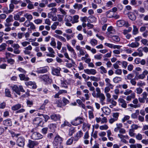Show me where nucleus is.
<instances>
[{
    "mask_svg": "<svg viewBox=\"0 0 148 148\" xmlns=\"http://www.w3.org/2000/svg\"><path fill=\"white\" fill-rule=\"evenodd\" d=\"M40 78L41 81H43L45 84H50L52 81L51 77L49 75H43L40 76Z\"/></svg>",
    "mask_w": 148,
    "mask_h": 148,
    "instance_id": "nucleus-1",
    "label": "nucleus"
},
{
    "mask_svg": "<svg viewBox=\"0 0 148 148\" xmlns=\"http://www.w3.org/2000/svg\"><path fill=\"white\" fill-rule=\"evenodd\" d=\"M34 130L32 129L31 130V132L33 133L32 134L31 138L35 140H37L42 139L43 137V136L39 133L37 132H34Z\"/></svg>",
    "mask_w": 148,
    "mask_h": 148,
    "instance_id": "nucleus-2",
    "label": "nucleus"
},
{
    "mask_svg": "<svg viewBox=\"0 0 148 148\" xmlns=\"http://www.w3.org/2000/svg\"><path fill=\"white\" fill-rule=\"evenodd\" d=\"M62 138L59 136H57L55 137L53 141V145L54 147L58 148L59 145L62 143Z\"/></svg>",
    "mask_w": 148,
    "mask_h": 148,
    "instance_id": "nucleus-3",
    "label": "nucleus"
},
{
    "mask_svg": "<svg viewBox=\"0 0 148 148\" xmlns=\"http://www.w3.org/2000/svg\"><path fill=\"white\" fill-rule=\"evenodd\" d=\"M33 123L36 125V126H42L43 125L42 119L39 117L35 118L33 121Z\"/></svg>",
    "mask_w": 148,
    "mask_h": 148,
    "instance_id": "nucleus-4",
    "label": "nucleus"
},
{
    "mask_svg": "<svg viewBox=\"0 0 148 148\" xmlns=\"http://www.w3.org/2000/svg\"><path fill=\"white\" fill-rule=\"evenodd\" d=\"M61 69L58 67L56 68L53 67L51 69V73L54 75H56L58 76H61L60 71Z\"/></svg>",
    "mask_w": 148,
    "mask_h": 148,
    "instance_id": "nucleus-5",
    "label": "nucleus"
},
{
    "mask_svg": "<svg viewBox=\"0 0 148 148\" xmlns=\"http://www.w3.org/2000/svg\"><path fill=\"white\" fill-rule=\"evenodd\" d=\"M116 24L117 26L119 27H122L125 26L126 27H128L130 25L128 22L123 20H118L116 22Z\"/></svg>",
    "mask_w": 148,
    "mask_h": 148,
    "instance_id": "nucleus-6",
    "label": "nucleus"
},
{
    "mask_svg": "<svg viewBox=\"0 0 148 148\" xmlns=\"http://www.w3.org/2000/svg\"><path fill=\"white\" fill-rule=\"evenodd\" d=\"M25 140L22 136L19 137L16 141V145L19 147H23L25 145Z\"/></svg>",
    "mask_w": 148,
    "mask_h": 148,
    "instance_id": "nucleus-7",
    "label": "nucleus"
},
{
    "mask_svg": "<svg viewBox=\"0 0 148 148\" xmlns=\"http://www.w3.org/2000/svg\"><path fill=\"white\" fill-rule=\"evenodd\" d=\"M64 20L66 26L68 27H71L72 26V24L70 23L71 21H72L73 20V18L71 16L69 15H66L65 17Z\"/></svg>",
    "mask_w": 148,
    "mask_h": 148,
    "instance_id": "nucleus-8",
    "label": "nucleus"
},
{
    "mask_svg": "<svg viewBox=\"0 0 148 148\" xmlns=\"http://www.w3.org/2000/svg\"><path fill=\"white\" fill-rule=\"evenodd\" d=\"M83 122V119L82 117L79 116L73 120L71 122V124L73 125L77 126L82 123Z\"/></svg>",
    "mask_w": 148,
    "mask_h": 148,
    "instance_id": "nucleus-9",
    "label": "nucleus"
},
{
    "mask_svg": "<svg viewBox=\"0 0 148 148\" xmlns=\"http://www.w3.org/2000/svg\"><path fill=\"white\" fill-rule=\"evenodd\" d=\"M66 46L68 50L71 53L72 57L76 59L77 58V54L74 49L69 44H67Z\"/></svg>",
    "mask_w": 148,
    "mask_h": 148,
    "instance_id": "nucleus-10",
    "label": "nucleus"
},
{
    "mask_svg": "<svg viewBox=\"0 0 148 148\" xmlns=\"http://www.w3.org/2000/svg\"><path fill=\"white\" fill-rule=\"evenodd\" d=\"M50 117L52 120L56 121L60 120L61 116L59 114H53L50 116Z\"/></svg>",
    "mask_w": 148,
    "mask_h": 148,
    "instance_id": "nucleus-11",
    "label": "nucleus"
},
{
    "mask_svg": "<svg viewBox=\"0 0 148 148\" xmlns=\"http://www.w3.org/2000/svg\"><path fill=\"white\" fill-rule=\"evenodd\" d=\"M47 17L48 18H51L53 21H56L57 20V17L56 16V13L51 12L48 13Z\"/></svg>",
    "mask_w": 148,
    "mask_h": 148,
    "instance_id": "nucleus-12",
    "label": "nucleus"
},
{
    "mask_svg": "<svg viewBox=\"0 0 148 148\" xmlns=\"http://www.w3.org/2000/svg\"><path fill=\"white\" fill-rule=\"evenodd\" d=\"M84 72L88 75H95L97 73L96 70L94 69H86L84 70Z\"/></svg>",
    "mask_w": 148,
    "mask_h": 148,
    "instance_id": "nucleus-13",
    "label": "nucleus"
},
{
    "mask_svg": "<svg viewBox=\"0 0 148 148\" xmlns=\"http://www.w3.org/2000/svg\"><path fill=\"white\" fill-rule=\"evenodd\" d=\"M28 141L27 146L30 148H33L34 146L37 145L39 144L38 142L36 141H32L29 140Z\"/></svg>",
    "mask_w": 148,
    "mask_h": 148,
    "instance_id": "nucleus-14",
    "label": "nucleus"
},
{
    "mask_svg": "<svg viewBox=\"0 0 148 148\" xmlns=\"http://www.w3.org/2000/svg\"><path fill=\"white\" fill-rule=\"evenodd\" d=\"M48 68L47 67H40L37 69L36 72L38 73H46L48 71Z\"/></svg>",
    "mask_w": 148,
    "mask_h": 148,
    "instance_id": "nucleus-15",
    "label": "nucleus"
},
{
    "mask_svg": "<svg viewBox=\"0 0 148 148\" xmlns=\"http://www.w3.org/2000/svg\"><path fill=\"white\" fill-rule=\"evenodd\" d=\"M118 101L119 104L122 107L124 108H126L127 107V103L124 99L122 98H119Z\"/></svg>",
    "mask_w": 148,
    "mask_h": 148,
    "instance_id": "nucleus-16",
    "label": "nucleus"
},
{
    "mask_svg": "<svg viewBox=\"0 0 148 148\" xmlns=\"http://www.w3.org/2000/svg\"><path fill=\"white\" fill-rule=\"evenodd\" d=\"M83 133L82 131L80 130L78 131L76 134L74 136L75 140L77 142L80 138L83 136Z\"/></svg>",
    "mask_w": 148,
    "mask_h": 148,
    "instance_id": "nucleus-17",
    "label": "nucleus"
},
{
    "mask_svg": "<svg viewBox=\"0 0 148 148\" xmlns=\"http://www.w3.org/2000/svg\"><path fill=\"white\" fill-rule=\"evenodd\" d=\"M3 124L5 126H11L12 125V122L10 119H8L3 121Z\"/></svg>",
    "mask_w": 148,
    "mask_h": 148,
    "instance_id": "nucleus-18",
    "label": "nucleus"
},
{
    "mask_svg": "<svg viewBox=\"0 0 148 148\" xmlns=\"http://www.w3.org/2000/svg\"><path fill=\"white\" fill-rule=\"evenodd\" d=\"M11 88L13 91L15 92L16 93L19 95H21V93L19 90V87H18L16 85H14L13 86H11Z\"/></svg>",
    "mask_w": 148,
    "mask_h": 148,
    "instance_id": "nucleus-19",
    "label": "nucleus"
},
{
    "mask_svg": "<svg viewBox=\"0 0 148 148\" xmlns=\"http://www.w3.org/2000/svg\"><path fill=\"white\" fill-rule=\"evenodd\" d=\"M25 84L27 86H32V88L33 89H35L37 88V85L34 82L29 81L28 82L25 83Z\"/></svg>",
    "mask_w": 148,
    "mask_h": 148,
    "instance_id": "nucleus-20",
    "label": "nucleus"
},
{
    "mask_svg": "<svg viewBox=\"0 0 148 148\" xmlns=\"http://www.w3.org/2000/svg\"><path fill=\"white\" fill-rule=\"evenodd\" d=\"M105 81L106 82V85L107 86L110 87L111 89H113L114 86L113 85L111 84V80L108 78H106L105 79Z\"/></svg>",
    "mask_w": 148,
    "mask_h": 148,
    "instance_id": "nucleus-21",
    "label": "nucleus"
},
{
    "mask_svg": "<svg viewBox=\"0 0 148 148\" xmlns=\"http://www.w3.org/2000/svg\"><path fill=\"white\" fill-rule=\"evenodd\" d=\"M19 77H20V79L21 80H24L25 81H27L29 80V78L27 76H26L23 74H21L19 75Z\"/></svg>",
    "mask_w": 148,
    "mask_h": 148,
    "instance_id": "nucleus-22",
    "label": "nucleus"
},
{
    "mask_svg": "<svg viewBox=\"0 0 148 148\" xmlns=\"http://www.w3.org/2000/svg\"><path fill=\"white\" fill-rule=\"evenodd\" d=\"M21 107V104L20 103H18L12 106L11 109L12 110L15 111L18 110Z\"/></svg>",
    "mask_w": 148,
    "mask_h": 148,
    "instance_id": "nucleus-23",
    "label": "nucleus"
},
{
    "mask_svg": "<svg viewBox=\"0 0 148 148\" xmlns=\"http://www.w3.org/2000/svg\"><path fill=\"white\" fill-rule=\"evenodd\" d=\"M101 109L102 111L106 115H109L110 113V110L108 107H104Z\"/></svg>",
    "mask_w": 148,
    "mask_h": 148,
    "instance_id": "nucleus-24",
    "label": "nucleus"
},
{
    "mask_svg": "<svg viewBox=\"0 0 148 148\" xmlns=\"http://www.w3.org/2000/svg\"><path fill=\"white\" fill-rule=\"evenodd\" d=\"M27 106L29 107H31L33 105V101L30 99H26V102Z\"/></svg>",
    "mask_w": 148,
    "mask_h": 148,
    "instance_id": "nucleus-25",
    "label": "nucleus"
},
{
    "mask_svg": "<svg viewBox=\"0 0 148 148\" xmlns=\"http://www.w3.org/2000/svg\"><path fill=\"white\" fill-rule=\"evenodd\" d=\"M106 14L107 16L109 18H113L114 15L113 12L110 10L107 11Z\"/></svg>",
    "mask_w": 148,
    "mask_h": 148,
    "instance_id": "nucleus-26",
    "label": "nucleus"
},
{
    "mask_svg": "<svg viewBox=\"0 0 148 148\" xmlns=\"http://www.w3.org/2000/svg\"><path fill=\"white\" fill-rule=\"evenodd\" d=\"M73 7L75 9L79 10L82 8L83 5L81 4L75 3L73 5Z\"/></svg>",
    "mask_w": 148,
    "mask_h": 148,
    "instance_id": "nucleus-27",
    "label": "nucleus"
},
{
    "mask_svg": "<svg viewBox=\"0 0 148 148\" xmlns=\"http://www.w3.org/2000/svg\"><path fill=\"white\" fill-rule=\"evenodd\" d=\"M73 18V20L72 21V23L73 24L77 23L79 22V16L78 15L74 16Z\"/></svg>",
    "mask_w": 148,
    "mask_h": 148,
    "instance_id": "nucleus-28",
    "label": "nucleus"
},
{
    "mask_svg": "<svg viewBox=\"0 0 148 148\" xmlns=\"http://www.w3.org/2000/svg\"><path fill=\"white\" fill-rule=\"evenodd\" d=\"M24 16L27 19V21H30L33 18L32 16L30 14L26 13L24 15Z\"/></svg>",
    "mask_w": 148,
    "mask_h": 148,
    "instance_id": "nucleus-29",
    "label": "nucleus"
},
{
    "mask_svg": "<svg viewBox=\"0 0 148 148\" xmlns=\"http://www.w3.org/2000/svg\"><path fill=\"white\" fill-rule=\"evenodd\" d=\"M73 141L75 143L77 142L75 140V138L74 137H72L67 140L66 142V144L68 145H71L73 143Z\"/></svg>",
    "mask_w": 148,
    "mask_h": 148,
    "instance_id": "nucleus-30",
    "label": "nucleus"
},
{
    "mask_svg": "<svg viewBox=\"0 0 148 148\" xmlns=\"http://www.w3.org/2000/svg\"><path fill=\"white\" fill-rule=\"evenodd\" d=\"M10 10H8L6 12H5L6 13H10L13 11V10L14 8V6L13 4L11 3L9 5Z\"/></svg>",
    "mask_w": 148,
    "mask_h": 148,
    "instance_id": "nucleus-31",
    "label": "nucleus"
},
{
    "mask_svg": "<svg viewBox=\"0 0 148 148\" xmlns=\"http://www.w3.org/2000/svg\"><path fill=\"white\" fill-rule=\"evenodd\" d=\"M96 18L93 16H91L88 17V21L90 23H93L96 21Z\"/></svg>",
    "mask_w": 148,
    "mask_h": 148,
    "instance_id": "nucleus-32",
    "label": "nucleus"
},
{
    "mask_svg": "<svg viewBox=\"0 0 148 148\" xmlns=\"http://www.w3.org/2000/svg\"><path fill=\"white\" fill-rule=\"evenodd\" d=\"M75 132V128L74 127H71L69 130V135L71 136Z\"/></svg>",
    "mask_w": 148,
    "mask_h": 148,
    "instance_id": "nucleus-33",
    "label": "nucleus"
},
{
    "mask_svg": "<svg viewBox=\"0 0 148 148\" xmlns=\"http://www.w3.org/2000/svg\"><path fill=\"white\" fill-rule=\"evenodd\" d=\"M48 127L50 130L54 131L56 128V124L55 123H51L48 125Z\"/></svg>",
    "mask_w": 148,
    "mask_h": 148,
    "instance_id": "nucleus-34",
    "label": "nucleus"
},
{
    "mask_svg": "<svg viewBox=\"0 0 148 148\" xmlns=\"http://www.w3.org/2000/svg\"><path fill=\"white\" fill-rule=\"evenodd\" d=\"M100 69V72L101 74H106L107 73V71L106 69L103 66H101L99 68Z\"/></svg>",
    "mask_w": 148,
    "mask_h": 148,
    "instance_id": "nucleus-35",
    "label": "nucleus"
},
{
    "mask_svg": "<svg viewBox=\"0 0 148 148\" xmlns=\"http://www.w3.org/2000/svg\"><path fill=\"white\" fill-rule=\"evenodd\" d=\"M60 82L61 86L62 87H64L65 88H68V84L65 82V81L61 79Z\"/></svg>",
    "mask_w": 148,
    "mask_h": 148,
    "instance_id": "nucleus-36",
    "label": "nucleus"
},
{
    "mask_svg": "<svg viewBox=\"0 0 148 148\" xmlns=\"http://www.w3.org/2000/svg\"><path fill=\"white\" fill-rule=\"evenodd\" d=\"M128 17L132 21H134L136 19V16L135 15L132 13L129 14Z\"/></svg>",
    "mask_w": 148,
    "mask_h": 148,
    "instance_id": "nucleus-37",
    "label": "nucleus"
},
{
    "mask_svg": "<svg viewBox=\"0 0 148 148\" xmlns=\"http://www.w3.org/2000/svg\"><path fill=\"white\" fill-rule=\"evenodd\" d=\"M135 97V93H132L131 95H129L127 97L126 100L127 101H129L131 100L132 98L134 99Z\"/></svg>",
    "mask_w": 148,
    "mask_h": 148,
    "instance_id": "nucleus-38",
    "label": "nucleus"
},
{
    "mask_svg": "<svg viewBox=\"0 0 148 148\" xmlns=\"http://www.w3.org/2000/svg\"><path fill=\"white\" fill-rule=\"evenodd\" d=\"M115 33V31L114 30H113L110 32H107L106 34L108 36H112L113 37H116L117 36L112 35L114 34Z\"/></svg>",
    "mask_w": 148,
    "mask_h": 148,
    "instance_id": "nucleus-39",
    "label": "nucleus"
},
{
    "mask_svg": "<svg viewBox=\"0 0 148 148\" xmlns=\"http://www.w3.org/2000/svg\"><path fill=\"white\" fill-rule=\"evenodd\" d=\"M139 43L137 42L132 43L129 45V46L132 48L136 47L139 45Z\"/></svg>",
    "mask_w": 148,
    "mask_h": 148,
    "instance_id": "nucleus-40",
    "label": "nucleus"
},
{
    "mask_svg": "<svg viewBox=\"0 0 148 148\" xmlns=\"http://www.w3.org/2000/svg\"><path fill=\"white\" fill-rule=\"evenodd\" d=\"M5 96L8 97H11V94H10V91L9 89L6 88L5 91Z\"/></svg>",
    "mask_w": 148,
    "mask_h": 148,
    "instance_id": "nucleus-41",
    "label": "nucleus"
},
{
    "mask_svg": "<svg viewBox=\"0 0 148 148\" xmlns=\"http://www.w3.org/2000/svg\"><path fill=\"white\" fill-rule=\"evenodd\" d=\"M121 78L118 77H116L113 79V81L115 83H118L119 82L121 81Z\"/></svg>",
    "mask_w": 148,
    "mask_h": 148,
    "instance_id": "nucleus-42",
    "label": "nucleus"
},
{
    "mask_svg": "<svg viewBox=\"0 0 148 148\" xmlns=\"http://www.w3.org/2000/svg\"><path fill=\"white\" fill-rule=\"evenodd\" d=\"M34 23L37 25H39L41 24L42 22V20L41 19H37L34 20Z\"/></svg>",
    "mask_w": 148,
    "mask_h": 148,
    "instance_id": "nucleus-43",
    "label": "nucleus"
},
{
    "mask_svg": "<svg viewBox=\"0 0 148 148\" xmlns=\"http://www.w3.org/2000/svg\"><path fill=\"white\" fill-rule=\"evenodd\" d=\"M133 34L134 35H136L138 33V29L137 28L136 26L135 25L133 26Z\"/></svg>",
    "mask_w": 148,
    "mask_h": 148,
    "instance_id": "nucleus-44",
    "label": "nucleus"
},
{
    "mask_svg": "<svg viewBox=\"0 0 148 148\" xmlns=\"http://www.w3.org/2000/svg\"><path fill=\"white\" fill-rule=\"evenodd\" d=\"M58 22H55L51 26V28L53 30H55L57 26L59 25Z\"/></svg>",
    "mask_w": 148,
    "mask_h": 148,
    "instance_id": "nucleus-45",
    "label": "nucleus"
},
{
    "mask_svg": "<svg viewBox=\"0 0 148 148\" xmlns=\"http://www.w3.org/2000/svg\"><path fill=\"white\" fill-rule=\"evenodd\" d=\"M145 77V76H144L143 74H140L138 75H136L135 77V78H136L137 79H143Z\"/></svg>",
    "mask_w": 148,
    "mask_h": 148,
    "instance_id": "nucleus-46",
    "label": "nucleus"
},
{
    "mask_svg": "<svg viewBox=\"0 0 148 148\" xmlns=\"http://www.w3.org/2000/svg\"><path fill=\"white\" fill-rule=\"evenodd\" d=\"M118 137L122 140L125 138L128 139L129 137L127 135H123L121 134H119L118 135Z\"/></svg>",
    "mask_w": 148,
    "mask_h": 148,
    "instance_id": "nucleus-47",
    "label": "nucleus"
},
{
    "mask_svg": "<svg viewBox=\"0 0 148 148\" xmlns=\"http://www.w3.org/2000/svg\"><path fill=\"white\" fill-rule=\"evenodd\" d=\"M7 45L5 43H3L0 45V51H2L3 50H5L6 49Z\"/></svg>",
    "mask_w": 148,
    "mask_h": 148,
    "instance_id": "nucleus-48",
    "label": "nucleus"
},
{
    "mask_svg": "<svg viewBox=\"0 0 148 148\" xmlns=\"http://www.w3.org/2000/svg\"><path fill=\"white\" fill-rule=\"evenodd\" d=\"M13 21V16L12 15H10L6 19V21L7 23H9Z\"/></svg>",
    "mask_w": 148,
    "mask_h": 148,
    "instance_id": "nucleus-49",
    "label": "nucleus"
},
{
    "mask_svg": "<svg viewBox=\"0 0 148 148\" xmlns=\"http://www.w3.org/2000/svg\"><path fill=\"white\" fill-rule=\"evenodd\" d=\"M79 53L78 54V56L80 57L81 56H84L86 53V51H84L82 49L79 51Z\"/></svg>",
    "mask_w": 148,
    "mask_h": 148,
    "instance_id": "nucleus-50",
    "label": "nucleus"
},
{
    "mask_svg": "<svg viewBox=\"0 0 148 148\" xmlns=\"http://www.w3.org/2000/svg\"><path fill=\"white\" fill-rule=\"evenodd\" d=\"M57 20L59 22H61L63 21L64 16L60 14H58L57 15Z\"/></svg>",
    "mask_w": 148,
    "mask_h": 148,
    "instance_id": "nucleus-51",
    "label": "nucleus"
},
{
    "mask_svg": "<svg viewBox=\"0 0 148 148\" xmlns=\"http://www.w3.org/2000/svg\"><path fill=\"white\" fill-rule=\"evenodd\" d=\"M97 97L100 98V100H105V97L103 93L97 96Z\"/></svg>",
    "mask_w": 148,
    "mask_h": 148,
    "instance_id": "nucleus-52",
    "label": "nucleus"
},
{
    "mask_svg": "<svg viewBox=\"0 0 148 148\" xmlns=\"http://www.w3.org/2000/svg\"><path fill=\"white\" fill-rule=\"evenodd\" d=\"M5 58L6 59H9V58L10 57H12L14 55L11 54V53L9 52H6L5 54Z\"/></svg>",
    "mask_w": 148,
    "mask_h": 148,
    "instance_id": "nucleus-53",
    "label": "nucleus"
},
{
    "mask_svg": "<svg viewBox=\"0 0 148 148\" xmlns=\"http://www.w3.org/2000/svg\"><path fill=\"white\" fill-rule=\"evenodd\" d=\"M90 80L95 82H98L100 80V78L94 76H90Z\"/></svg>",
    "mask_w": 148,
    "mask_h": 148,
    "instance_id": "nucleus-54",
    "label": "nucleus"
},
{
    "mask_svg": "<svg viewBox=\"0 0 148 148\" xmlns=\"http://www.w3.org/2000/svg\"><path fill=\"white\" fill-rule=\"evenodd\" d=\"M94 111V109L89 110L88 111V114L89 117L91 119L93 118L94 117V114L93 112Z\"/></svg>",
    "mask_w": 148,
    "mask_h": 148,
    "instance_id": "nucleus-55",
    "label": "nucleus"
},
{
    "mask_svg": "<svg viewBox=\"0 0 148 148\" xmlns=\"http://www.w3.org/2000/svg\"><path fill=\"white\" fill-rule=\"evenodd\" d=\"M90 43L93 46H95L97 44V41L95 39H92L90 41Z\"/></svg>",
    "mask_w": 148,
    "mask_h": 148,
    "instance_id": "nucleus-56",
    "label": "nucleus"
},
{
    "mask_svg": "<svg viewBox=\"0 0 148 148\" xmlns=\"http://www.w3.org/2000/svg\"><path fill=\"white\" fill-rule=\"evenodd\" d=\"M108 127L107 125H104L99 127V129L101 130H106L108 129Z\"/></svg>",
    "mask_w": 148,
    "mask_h": 148,
    "instance_id": "nucleus-57",
    "label": "nucleus"
},
{
    "mask_svg": "<svg viewBox=\"0 0 148 148\" xmlns=\"http://www.w3.org/2000/svg\"><path fill=\"white\" fill-rule=\"evenodd\" d=\"M119 112H116L113 113L112 116L113 118L117 121L119 116Z\"/></svg>",
    "mask_w": 148,
    "mask_h": 148,
    "instance_id": "nucleus-58",
    "label": "nucleus"
},
{
    "mask_svg": "<svg viewBox=\"0 0 148 148\" xmlns=\"http://www.w3.org/2000/svg\"><path fill=\"white\" fill-rule=\"evenodd\" d=\"M136 93L138 94H141L143 92V89L140 88L138 87L136 89Z\"/></svg>",
    "mask_w": 148,
    "mask_h": 148,
    "instance_id": "nucleus-59",
    "label": "nucleus"
},
{
    "mask_svg": "<svg viewBox=\"0 0 148 148\" xmlns=\"http://www.w3.org/2000/svg\"><path fill=\"white\" fill-rule=\"evenodd\" d=\"M57 5V4L56 2H53L48 4L47 6L48 8H53Z\"/></svg>",
    "mask_w": 148,
    "mask_h": 148,
    "instance_id": "nucleus-60",
    "label": "nucleus"
},
{
    "mask_svg": "<svg viewBox=\"0 0 148 148\" xmlns=\"http://www.w3.org/2000/svg\"><path fill=\"white\" fill-rule=\"evenodd\" d=\"M113 3L111 1H109L106 4V6L108 8H111L112 7Z\"/></svg>",
    "mask_w": 148,
    "mask_h": 148,
    "instance_id": "nucleus-61",
    "label": "nucleus"
},
{
    "mask_svg": "<svg viewBox=\"0 0 148 148\" xmlns=\"http://www.w3.org/2000/svg\"><path fill=\"white\" fill-rule=\"evenodd\" d=\"M134 77V75L133 74L130 73L127 75L126 77L125 78V79H128V80H131Z\"/></svg>",
    "mask_w": 148,
    "mask_h": 148,
    "instance_id": "nucleus-62",
    "label": "nucleus"
},
{
    "mask_svg": "<svg viewBox=\"0 0 148 148\" xmlns=\"http://www.w3.org/2000/svg\"><path fill=\"white\" fill-rule=\"evenodd\" d=\"M7 59L8 63L10 64H13L15 62L14 60L12 58H9Z\"/></svg>",
    "mask_w": 148,
    "mask_h": 148,
    "instance_id": "nucleus-63",
    "label": "nucleus"
},
{
    "mask_svg": "<svg viewBox=\"0 0 148 148\" xmlns=\"http://www.w3.org/2000/svg\"><path fill=\"white\" fill-rule=\"evenodd\" d=\"M103 55L101 54L96 55L94 56V58L96 59L100 60L102 58Z\"/></svg>",
    "mask_w": 148,
    "mask_h": 148,
    "instance_id": "nucleus-64",
    "label": "nucleus"
}]
</instances>
